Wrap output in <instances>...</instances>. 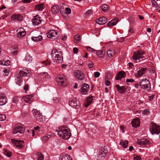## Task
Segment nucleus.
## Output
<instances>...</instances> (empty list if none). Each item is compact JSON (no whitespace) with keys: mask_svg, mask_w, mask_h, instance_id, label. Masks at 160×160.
I'll return each instance as SVG.
<instances>
[{"mask_svg":"<svg viewBox=\"0 0 160 160\" xmlns=\"http://www.w3.org/2000/svg\"><path fill=\"white\" fill-rule=\"evenodd\" d=\"M56 132H57L59 137L64 139H68L71 136L69 129L64 127L59 128L56 130Z\"/></svg>","mask_w":160,"mask_h":160,"instance_id":"obj_1","label":"nucleus"},{"mask_svg":"<svg viewBox=\"0 0 160 160\" xmlns=\"http://www.w3.org/2000/svg\"><path fill=\"white\" fill-rule=\"evenodd\" d=\"M139 85L141 88L145 90L149 91L151 89L150 82L146 78H143L140 80Z\"/></svg>","mask_w":160,"mask_h":160,"instance_id":"obj_2","label":"nucleus"},{"mask_svg":"<svg viewBox=\"0 0 160 160\" xmlns=\"http://www.w3.org/2000/svg\"><path fill=\"white\" fill-rule=\"evenodd\" d=\"M144 54V52L142 50H138L136 52H134L132 56L133 59L137 62L139 61L140 59L144 58L142 60H144L146 59L143 56Z\"/></svg>","mask_w":160,"mask_h":160,"instance_id":"obj_3","label":"nucleus"},{"mask_svg":"<svg viewBox=\"0 0 160 160\" xmlns=\"http://www.w3.org/2000/svg\"><path fill=\"white\" fill-rule=\"evenodd\" d=\"M33 116L38 122L43 123L45 121V118L42 116L39 111L36 109H33L32 110Z\"/></svg>","mask_w":160,"mask_h":160,"instance_id":"obj_4","label":"nucleus"},{"mask_svg":"<svg viewBox=\"0 0 160 160\" xmlns=\"http://www.w3.org/2000/svg\"><path fill=\"white\" fill-rule=\"evenodd\" d=\"M149 130L152 134H158L160 133V126L157 125L155 123H151L150 125Z\"/></svg>","mask_w":160,"mask_h":160,"instance_id":"obj_5","label":"nucleus"},{"mask_svg":"<svg viewBox=\"0 0 160 160\" xmlns=\"http://www.w3.org/2000/svg\"><path fill=\"white\" fill-rule=\"evenodd\" d=\"M55 57L54 59V62L62 63L63 61V58L62 56V52L58 51L57 50H54Z\"/></svg>","mask_w":160,"mask_h":160,"instance_id":"obj_6","label":"nucleus"},{"mask_svg":"<svg viewBox=\"0 0 160 160\" xmlns=\"http://www.w3.org/2000/svg\"><path fill=\"white\" fill-rule=\"evenodd\" d=\"M25 131V128L23 125H16L14 126L12 130V133L15 134L18 133H23Z\"/></svg>","mask_w":160,"mask_h":160,"instance_id":"obj_7","label":"nucleus"},{"mask_svg":"<svg viewBox=\"0 0 160 160\" xmlns=\"http://www.w3.org/2000/svg\"><path fill=\"white\" fill-rule=\"evenodd\" d=\"M56 81L58 84L61 86H65L67 85V81L65 78L61 75L57 76Z\"/></svg>","mask_w":160,"mask_h":160,"instance_id":"obj_8","label":"nucleus"},{"mask_svg":"<svg viewBox=\"0 0 160 160\" xmlns=\"http://www.w3.org/2000/svg\"><path fill=\"white\" fill-rule=\"evenodd\" d=\"M11 142L13 144L14 146L18 148H23V145L22 144L24 143L23 141L12 139L11 140Z\"/></svg>","mask_w":160,"mask_h":160,"instance_id":"obj_9","label":"nucleus"},{"mask_svg":"<svg viewBox=\"0 0 160 160\" xmlns=\"http://www.w3.org/2000/svg\"><path fill=\"white\" fill-rule=\"evenodd\" d=\"M89 89V86L86 83H83L81 85L80 91L82 94L86 95L88 93Z\"/></svg>","mask_w":160,"mask_h":160,"instance_id":"obj_10","label":"nucleus"},{"mask_svg":"<svg viewBox=\"0 0 160 160\" xmlns=\"http://www.w3.org/2000/svg\"><path fill=\"white\" fill-rule=\"evenodd\" d=\"M58 31L55 30H50L47 33V37L50 38L55 39L58 37Z\"/></svg>","mask_w":160,"mask_h":160,"instance_id":"obj_11","label":"nucleus"},{"mask_svg":"<svg viewBox=\"0 0 160 160\" xmlns=\"http://www.w3.org/2000/svg\"><path fill=\"white\" fill-rule=\"evenodd\" d=\"M69 104L72 107L75 108H78L80 107L79 102H77L75 98L70 101L69 102Z\"/></svg>","mask_w":160,"mask_h":160,"instance_id":"obj_12","label":"nucleus"},{"mask_svg":"<svg viewBox=\"0 0 160 160\" xmlns=\"http://www.w3.org/2000/svg\"><path fill=\"white\" fill-rule=\"evenodd\" d=\"M75 77L78 79L82 80L84 78V76L82 72L79 70L76 71L75 72Z\"/></svg>","mask_w":160,"mask_h":160,"instance_id":"obj_13","label":"nucleus"},{"mask_svg":"<svg viewBox=\"0 0 160 160\" xmlns=\"http://www.w3.org/2000/svg\"><path fill=\"white\" fill-rule=\"evenodd\" d=\"M19 74L22 77H28L31 74V72L29 70L24 69L20 71Z\"/></svg>","mask_w":160,"mask_h":160,"instance_id":"obj_14","label":"nucleus"},{"mask_svg":"<svg viewBox=\"0 0 160 160\" xmlns=\"http://www.w3.org/2000/svg\"><path fill=\"white\" fill-rule=\"evenodd\" d=\"M137 143L140 145H145L148 144L149 143V141L148 139L143 138L138 140Z\"/></svg>","mask_w":160,"mask_h":160,"instance_id":"obj_15","label":"nucleus"},{"mask_svg":"<svg viewBox=\"0 0 160 160\" xmlns=\"http://www.w3.org/2000/svg\"><path fill=\"white\" fill-rule=\"evenodd\" d=\"M131 123L132 127L137 128L139 127L140 125V121L138 118H136L133 119Z\"/></svg>","mask_w":160,"mask_h":160,"instance_id":"obj_16","label":"nucleus"},{"mask_svg":"<svg viewBox=\"0 0 160 160\" xmlns=\"http://www.w3.org/2000/svg\"><path fill=\"white\" fill-rule=\"evenodd\" d=\"M39 77L41 79H43L44 80H48L50 78L49 75L46 72L40 73L39 75Z\"/></svg>","mask_w":160,"mask_h":160,"instance_id":"obj_17","label":"nucleus"},{"mask_svg":"<svg viewBox=\"0 0 160 160\" xmlns=\"http://www.w3.org/2000/svg\"><path fill=\"white\" fill-rule=\"evenodd\" d=\"M12 19L15 21H21L23 19V17L19 14H15L12 15Z\"/></svg>","mask_w":160,"mask_h":160,"instance_id":"obj_18","label":"nucleus"},{"mask_svg":"<svg viewBox=\"0 0 160 160\" xmlns=\"http://www.w3.org/2000/svg\"><path fill=\"white\" fill-rule=\"evenodd\" d=\"M7 102V99L4 94H0V105H3Z\"/></svg>","mask_w":160,"mask_h":160,"instance_id":"obj_19","label":"nucleus"},{"mask_svg":"<svg viewBox=\"0 0 160 160\" xmlns=\"http://www.w3.org/2000/svg\"><path fill=\"white\" fill-rule=\"evenodd\" d=\"M32 22L34 25H38L41 22L40 18L38 15L35 16L32 19Z\"/></svg>","mask_w":160,"mask_h":160,"instance_id":"obj_20","label":"nucleus"},{"mask_svg":"<svg viewBox=\"0 0 160 160\" xmlns=\"http://www.w3.org/2000/svg\"><path fill=\"white\" fill-rule=\"evenodd\" d=\"M33 96L32 94L29 95H26L23 97V99L24 101L26 102L30 103L33 101L32 99Z\"/></svg>","mask_w":160,"mask_h":160,"instance_id":"obj_21","label":"nucleus"},{"mask_svg":"<svg viewBox=\"0 0 160 160\" xmlns=\"http://www.w3.org/2000/svg\"><path fill=\"white\" fill-rule=\"evenodd\" d=\"M107 21V20L106 18L104 17L97 19L96 20L98 24L100 25H102L105 24L106 23Z\"/></svg>","mask_w":160,"mask_h":160,"instance_id":"obj_22","label":"nucleus"},{"mask_svg":"<svg viewBox=\"0 0 160 160\" xmlns=\"http://www.w3.org/2000/svg\"><path fill=\"white\" fill-rule=\"evenodd\" d=\"M126 75V74L125 72L122 71H120L117 74V76L116 78V79L117 80H120L123 77H125Z\"/></svg>","mask_w":160,"mask_h":160,"instance_id":"obj_23","label":"nucleus"},{"mask_svg":"<svg viewBox=\"0 0 160 160\" xmlns=\"http://www.w3.org/2000/svg\"><path fill=\"white\" fill-rule=\"evenodd\" d=\"M93 100V97L91 95L89 96L86 99L85 102V107H88L90 104Z\"/></svg>","mask_w":160,"mask_h":160,"instance_id":"obj_24","label":"nucleus"},{"mask_svg":"<svg viewBox=\"0 0 160 160\" xmlns=\"http://www.w3.org/2000/svg\"><path fill=\"white\" fill-rule=\"evenodd\" d=\"M59 7L58 5H55L52 6L51 8L52 12L54 14L58 13L59 12Z\"/></svg>","mask_w":160,"mask_h":160,"instance_id":"obj_25","label":"nucleus"},{"mask_svg":"<svg viewBox=\"0 0 160 160\" xmlns=\"http://www.w3.org/2000/svg\"><path fill=\"white\" fill-rule=\"evenodd\" d=\"M97 55L100 58H103L104 57L105 53L104 50H100L98 51H96V53Z\"/></svg>","mask_w":160,"mask_h":160,"instance_id":"obj_26","label":"nucleus"},{"mask_svg":"<svg viewBox=\"0 0 160 160\" xmlns=\"http://www.w3.org/2000/svg\"><path fill=\"white\" fill-rule=\"evenodd\" d=\"M18 31V37H22L26 34V32L23 28H20Z\"/></svg>","mask_w":160,"mask_h":160,"instance_id":"obj_27","label":"nucleus"},{"mask_svg":"<svg viewBox=\"0 0 160 160\" xmlns=\"http://www.w3.org/2000/svg\"><path fill=\"white\" fill-rule=\"evenodd\" d=\"M18 48L17 46H14L11 47L10 49L11 51V53L12 55H16L18 52Z\"/></svg>","mask_w":160,"mask_h":160,"instance_id":"obj_28","label":"nucleus"},{"mask_svg":"<svg viewBox=\"0 0 160 160\" xmlns=\"http://www.w3.org/2000/svg\"><path fill=\"white\" fill-rule=\"evenodd\" d=\"M108 151L106 148L104 147L102 148L99 152V155L102 157H104L106 155V154L108 153Z\"/></svg>","mask_w":160,"mask_h":160,"instance_id":"obj_29","label":"nucleus"},{"mask_svg":"<svg viewBox=\"0 0 160 160\" xmlns=\"http://www.w3.org/2000/svg\"><path fill=\"white\" fill-rule=\"evenodd\" d=\"M147 69L146 68H142L139 70L137 74L136 75V77H140L143 75Z\"/></svg>","mask_w":160,"mask_h":160,"instance_id":"obj_30","label":"nucleus"},{"mask_svg":"<svg viewBox=\"0 0 160 160\" xmlns=\"http://www.w3.org/2000/svg\"><path fill=\"white\" fill-rule=\"evenodd\" d=\"M59 160H72V158L67 154H64L60 156Z\"/></svg>","mask_w":160,"mask_h":160,"instance_id":"obj_31","label":"nucleus"},{"mask_svg":"<svg viewBox=\"0 0 160 160\" xmlns=\"http://www.w3.org/2000/svg\"><path fill=\"white\" fill-rule=\"evenodd\" d=\"M45 6L43 3H40L37 5L35 7V10L42 11L44 8Z\"/></svg>","mask_w":160,"mask_h":160,"instance_id":"obj_32","label":"nucleus"},{"mask_svg":"<svg viewBox=\"0 0 160 160\" xmlns=\"http://www.w3.org/2000/svg\"><path fill=\"white\" fill-rule=\"evenodd\" d=\"M118 21L117 18L114 19L111 21H109L108 23V26H112L116 24Z\"/></svg>","mask_w":160,"mask_h":160,"instance_id":"obj_33","label":"nucleus"},{"mask_svg":"<svg viewBox=\"0 0 160 160\" xmlns=\"http://www.w3.org/2000/svg\"><path fill=\"white\" fill-rule=\"evenodd\" d=\"M115 87L117 88V90L120 93L124 92L126 89L125 86H122L121 87L119 85H117L115 86Z\"/></svg>","mask_w":160,"mask_h":160,"instance_id":"obj_34","label":"nucleus"},{"mask_svg":"<svg viewBox=\"0 0 160 160\" xmlns=\"http://www.w3.org/2000/svg\"><path fill=\"white\" fill-rule=\"evenodd\" d=\"M42 39V36L39 35L38 36H34L32 37V40L37 42L40 41Z\"/></svg>","mask_w":160,"mask_h":160,"instance_id":"obj_35","label":"nucleus"},{"mask_svg":"<svg viewBox=\"0 0 160 160\" xmlns=\"http://www.w3.org/2000/svg\"><path fill=\"white\" fill-rule=\"evenodd\" d=\"M120 143V145L123 146L124 148H126L127 147L128 142L127 140H121Z\"/></svg>","mask_w":160,"mask_h":160,"instance_id":"obj_36","label":"nucleus"},{"mask_svg":"<svg viewBox=\"0 0 160 160\" xmlns=\"http://www.w3.org/2000/svg\"><path fill=\"white\" fill-rule=\"evenodd\" d=\"M108 55L110 58L112 57L114 55V50L112 49H110L107 52Z\"/></svg>","mask_w":160,"mask_h":160,"instance_id":"obj_37","label":"nucleus"},{"mask_svg":"<svg viewBox=\"0 0 160 160\" xmlns=\"http://www.w3.org/2000/svg\"><path fill=\"white\" fill-rule=\"evenodd\" d=\"M19 75H17V78L16 79V80L17 84L19 85H20L21 83L22 82V78L21 77H19Z\"/></svg>","mask_w":160,"mask_h":160,"instance_id":"obj_38","label":"nucleus"},{"mask_svg":"<svg viewBox=\"0 0 160 160\" xmlns=\"http://www.w3.org/2000/svg\"><path fill=\"white\" fill-rule=\"evenodd\" d=\"M102 10L104 12L108 10L109 8L108 6L106 4H103L101 6Z\"/></svg>","mask_w":160,"mask_h":160,"instance_id":"obj_39","label":"nucleus"},{"mask_svg":"<svg viewBox=\"0 0 160 160\" xmlns=\"http://www.w3.org/2000/svg\"><path fill=\"white\" fill-rule=\"evenodd\" d=\"M80 35H76L74 38V42L75 43H78V42L80 41Z\"/></svg>","mask_w":160,"mask_h":160,"instance_id":"obj_40","label":"nucleus"},{"mask_svg":"<svg viewBox=\"0 0 160 160\" xmlns=\"http://www.w3.org/2000/svg\"><path fill=\"white\" fill-rule=\"evenodd\" d=\"M4 153L5 155L9 157L12 155V153L11 152L8 150H4Z\"/></svg>","mask_w":160,"mask_h":160,"instance_id":"obj_41","label":"nucleus"},{"mask_svg":"<svg viewBox=\"0 0 160 160\" xmlns=\"http://www.w3.org/2000/svg\"><path fill=\"white\" fill-rule=\"evenodd\" d=\"M37 158L38 160H43L44 159V156L42 154L38 153Z\"/></svg>","mask_w":160,"mask_h":160,"instance_id":"obj_42","label":"nucleus"},{"mask_svg":"<svg viewBox=\"0 0 160 160\" xmlns=\"http://www.w3.org/2000/svg\"><path fill=\"white\" fill-rule=\"evenodd\" d=\"M152 5L155 8H158V4L157 2L154 0H152L151 1Z\"/></svg>","mask_w":160,"mask_h":160,"instance_id":"obj_43","label":"nucleus"},{"mask_svg":"<svg viewBox=\"0 0 160 160\" xmlns=\"http://www.w3.org/2000/svg\"><path fill=\"white\" fill-rule=\"evenodd\" d=\"M51 137V136L50 135L48 134L44 136L43 139L45 141H46L48 140Z\"/></svg>","mask_w":160,"mask_h":160,"instance_id":"obj_44","label":"nucleus"},{"mask_svg":"<svg viewBox=\"0 0 160 160\" xmlns=\"http://www.w3.org/2000/svg\"><path fill=\"white\" fill-rule=\"evenodd\" d=\"M6 119V116L4 114L0 115V120L1 121H4Z\"/></svg>","mask_w":160,"mask_h":160,"instance_id":"obj_45","label":"nucleus"},{"mask_svg":"<svg viewBox=\"0 0 160 160\" xmlns=\"http://www.w3.org/2000/svg\"><path fill=\"white\" fill-rule=\"evenodd\" d=\"M42 63L43 64V65L45 66H47L50 64V62L48 60H46L45 61H43L42 62Z\"/></svg>","mask_w":160,"mask_h":160,"instance_id":"obj_46","label":"nucleus"},{"mask_svg":"<svg viewBox=\"0 0 160 160\" xmlns=\"http://www.w3.org/2000/svg\"><path fill=\"white\" fill-rule=\"evenodd\" d=\"M133 160H141L142 159L141 157L139 156H138L136 155H134Z\"/></svg>","mask_w":160,"mask_h":160,"instance_id":"obj_47","label":"nucleus"},{"mask_svg":"<svg viewBox=\"0 0 160 160\" xmlns=\"http://www.w3.org/2000/svg\"><path fill=\"white\" fill-rule=\"evenodd\" d=\"M65 13L67 14H70L71 13V9L68 8H65Z\"/></svg>","mask_w":160,"mask_h":160,"instance_id":"obj_48","label":"nucleus"},{"mask_svg":"<svg viewBox=\"0 0 160 160\" xmlns=\"http://www.w3.org/2000/svg\"><path fill=\"white\" fill-rule=\"evenodd\" d=\"M53 102L54 103L57 104L58 103L60 102V99L56 97L54 98L53 99Z\"/></svg>","mask_w":160,"mask_h":160,"instance_id":"obj_49","label":"nucleus"},{"mask_svg":"<svg viewBox=\"0 0 160 160\" xmlns=\"http://www.w3.org/2000/svg\"><path fill=\"white\" fill-rule=\"evenodd\" d=\"M87 49L88 51L91 52L93 53H96V50H94L90 47H88L87 48Z\"/></svg>","mask_w":160,"mask_h":160,"instance_id":"obj_50","label":"nucleus"},{"mask_svg":"<svg viewBox=\"0 0 160 160\" xmlns=\"http://www.w3.org/2000/svg\"><path fill=\"white\" fill-rule=\"evenodd\" d=\"M134 80L133 79H127L126 81V82L128 84V83L129 82H134Z\"/></svg>","mask_w":160,"mask_h":160,"instance_id":"obj_51","label":"nucleus"},{"mask_svg":"<svg viewBox=\"0 0 160 160\" xmlns=\"http://www.w3.org/2000/svg\"><path fill=\"white\" fill-rule=\"evenodd\" d=\"M29 86L28 84L26 85L24 87V89L25 92L29 90Z\"/></svg>","mask_w":160,"mask_h":160,"instance_id":"obj_52","label":"nucleus"},{"mask_svg":"<svg viewBox=\"0 0 160 160\" xmlns=\"http://www.w3.org/2000/svg\"><path fill=\"white\" fill-rule=\"evenodd\" d=\"M73 52L74 54H77L78 53V49L77 48H74L73 49Z\"/></svg>","mask_w":160,"mask_h":160,"instance_id":"obj_53","label":"nucleus"},{"mask_svg":"<svg viewBox=\"0 0 160 160\" xmlns=\"http://www.w3.org/2000/svg\"><path fill=\"white\" fill-rule=\"evenodd\" d=\"M18 98L17 97H15L13 98L12 102L13 103H16L18 101Z\"/></svg>","mask_w":160,"mask_h":160,"instance_id":"obj_54","label":"nucleus"},{"mask_svg":"<svg viewBox=\"0 0 160 160\" xmlns=\"http://www.w3.org/2000/svg\"><path fill=\"white\" fill-rule=\"evenodd\" d=\"M100 75V73L98 72H94V76L96 78H98Z\"/></svg>","mask_w":160,"mask_h":160,"instance_id":"obj_55","label":"nucleus"},{"mask_svg":"<svg viewBox=\"0 0 160 160\" xmlns=\"http://www.w3.org/2000/svg\"><path fill=\"white\" fill-rule=\"evenodd\" d=\"M94 64L93 62H91L90 63H89L88 64V66L89 68H91L93 66Z\"/></svg>","mask_w":160,"mask_h":160,"instance_id":"obj_56","label":"nucleus"},{"mask_svg":"<svg viewBox=\"0 0 160 160\" xmlns=\"http://www.w3.org/2000/svg\"><path fill=\"white\" fill-rule=\"evenodd\" d=\"M154 95H152L149 97V100L150 101H152L153 100L154 98Z\"/></svg>","mask_w":160,"mask_h":160,"instance_id":"obj_57","label":"nucleus"},{"mask_svg":"<svg viewBox=\"0 0 160 160\" xmlns=\"http://www.w3.org/2000/svg\"><path fill=\"white\" fill-rule=\"evenodd\" d=\"M10 61L8 60L4 62V65L6 66H9L10 65Z\"/></svg>","mask_w":160,"mask_h":160,"instance_id":"obj_58","label":"nucleus"},{"mask_svg":"<svg viewBox=\"0 0 160 160\" xmlns=\"http://www.w3.org/2000/svg\"><path fill=\"white\" fill-rule=\"evenodd\" d=\"M106 79L107 78H105L106 80V84L107 86H108L110 84V82L109 81H108L107 80H106Z\"/></svg>","mask_w":160,"mask_h":160,"instance_id":"obj_59","label":"nucleus"},{"mask_svg":"<svg viewBox=\"0 0 160 160\" xmlns=\"http://www.w3.org/2000/svg\"><path fill=\"white\" fill-rule=\"evenodd\" d=\"M91 13V10H89L87 11L86 12V14L87 15H89Z\"/></svg>","mask_w":160,"mask_h":160,"instance_id":"obj_60","label":"nucleus"},{"mask_svg":"<svg viewBox=\"0 0 160 160\" xmlns=\"http://www.w3.org/2000/svg\"><path fill=\"white\" fill-rule=\"evenodd\" d=\"M32 1L31 0H23V2L25 3H30Z\"/></svg>","mask_w":160,"mask_h":160,"instance_id":"obj_61","label":"nucleus"},{"mask_svg":"<svg viewBox=\"0 0 160 160\" xmlns=\"http://www.w3.org/2000/svg\"><path fill=\"white\" fill-rule=\"evenodd\" d=\"M134 32L133 29L132 28H130L129 30V32L131 33H132Z\"/></svg>","mask_w":160,"mask_h":160,"instance_id":"obj_62","label":"nucleus"},{"mask_svg":"<svg viewBox=\"0 0 160 160\" xmlns=\"http://www.w3.org/2000/svg\"><path fill=\"white\" fill-rule=\"evenodd\" d=\"M8 70L7 68L3 70V72H4V73H8Z\"/></svg>","mask_w":160,"mask_h":160,"instance_id":"obj_63","label":"nucleus"},{"mask_svg":"<svg viewBox=\"0 0 160 160\" xmlns=\"http://www.w3.org/2000/svg\"><path fill=\"white\" fill-rule=\"evenodd\" d=\"M128 65L129 67L132 68V67L133 66V65L132 63L131 62H129L128 63Z\"/></svg>","mask_w":160,"mask_h":160,"instance_id":"obj_64","label":"nucleus"}]
</instances>
